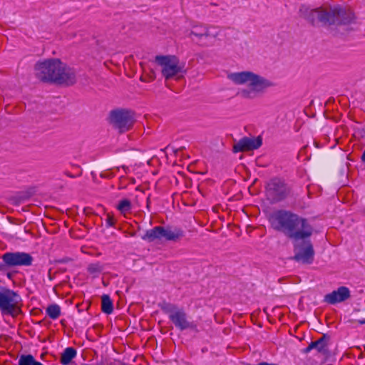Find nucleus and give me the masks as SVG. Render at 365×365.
I'll list each match as a JSON object with an SVG mask.
<instances>
[{"label":"nucleus","mask_w":365,"mask_h":365,"mask_svg":"<svg viewBox=\"0 0 365 365\" xmlns=\"http://www.w3.org/2000/svg\"><path fill=\"white\" fill-rule=\"evenodd\" d=\"M270 222L274 230L292 241L293 259L304 264H312L315 254L310 240L314 227L309 220L292 211L279 210L272 215Z\"/></svg>","instance_id":"1"},{"label":"nucleus","mask_w":365,"mask_h":365,"mask_svg":"<svg viewBox=\"0 0 365 365\" xmlns=\"http://www.w3.org/2000/svg\"><path fill=\"white\" fill-rule=\"evenodd\" d=\"M299 15L312 26L346 25L353 22L354 15L349 8L339 5L311 9L306 5L299 7Z\"/></svg>","instance_id":"2"},{"label":"nucleus","mask_w":365,"mask_h":365,"mask_svg":"<svg viewBox=\"0 0 365 365\" xmlns=\"http://www.w3.org/2000/svg\"><path fill=\"white\" fill-rule=\"evenodd\" d=\"M34 69L36 78L44 83L71 86L76 81L74 71L58 58L37 62Z\"/></svg>","instance_id":"3"},{"label":"nucleus","mask_w":365,"mask_h":365,"mask_svg":"<svg viewBox=\"0 0 365 365\" xmlns=\"http://www.w3.org/2000/svg\"><path fill=\"white\" fill-rule=\"evenodd\" d=\"M227 78L236 85L248 86L238 92V95L247 99H254L269 88L274 86L272 81L249 71L230 73L227 75Z\"/></svg>","instance_id":"4"},{"label":"nucleus","mask_w":365,"mask_h":365,"mask_svg":"<svg viewBox=\"0 0 365 365\" xmlns=\"http://www.w3.org/2000/svg\"><path fill=\"white\" fill-rule=\"evenodd\" d=\"M220 34V29L207 24L193 25L187 36L190 40L202 47H210L215 44Z\"/></svg>","instance_id":"5"},{"label":"nucleus","mask_w":365,"mask_h":365,"mask_svg":"<svg viewBox=\"0 0 365 365\" xmlns=\"http://www.w3.org/2000/svg\"><path fill=\"white\" fill-rule=\"evenodd\" d=\"M265 192L271 203L280 202L292 195V187L285 180L272 178L266 184Z\"/></svg>","instance_id":"6"},{"label":"nucleus","mask_w":365,"mask_h":365,"mask_svg":"<svg viewBox=\"0 0 365 365\" xmlns=\"http://www.w3.org/2000/svg\"><path fill=\"white\" fill-rule=\"evenodd\" d=\"M155 62L161 67V73L165 80L185 73V64L180 63L175 56H156Z\"/></svg>","instance_id":"7"},{"label":"nucleus","mask_w":365,"mask_h":365,"mask_svg":"<svg viewBox=\"0 0 365 365\" xmlns=\"http://www.w3.org/2000/svg\"><path fill=\"white\" fill-rule=\"evenodd\" d=\"M20 296L14 291L0 286V310L2 314L16 316L18 314V303Z\"/></svg>","instance_id":"8"},{"label":"nucleus","mask_w":365,"mask_h":365,"mask_svg":"<svg viewBox=\"0 0 365 365\" xmlns=\"http://www.w3.org/2000/svg\"><path fill=\"white\" fill-rule=\"evenodd\" d=\"M163 309L169 314L170 320L180 330L183 331L187 329L197 330V324L187 319V314L182 309H179L174 304H168Z\"/></svg>","instance_id":"9"},{"label":"nucleus","mask_w":365,"mask_h":365,"mask_svg":"<svg viewBox=\"0 0 365 365\" xmlns=\"http://www.w3.org/2000/svg\"><path fill=\"white\" fill-rule=\"evenodd\" d=\"M133 113L128 110L118 109L110 113V123L120 133H125L133 126Z\"/></svg>","instance_id":"10"},{"label":"nucleus","mask_w":365,"mask_h":365,"mask_svg":"<svg viewBox=\"0 0 365 365\" xmlns=\"http://www.w3.org/2000/svg\"><path fill=\"white\" fill-rule=\"evenodd\" d=\"M4 266L7 267H30L34 262V257L24 252H7L1 257Z\"/></svg>","instance_id":"11"},{"label":"nucleus","mask_w":365,"mask_h":365,"mask_svg":"<svg viewBox=\"0 0 365 365\" xmlns=\"http://www.w3.org/2000/svg\"><path fill=\"white\" fill-rule=\"evenodd\" d=\"M262 144V139L257 137H243L233 145L234 153L254 150L259 148Z\"/></svg>","instance_id":"12"},{"label":"nucleus","mask_w":365,"mask_h":365,"mask_svg":"<svg viewBox=\"0 0 365 365\" xmlns=\"http://www.w3.org/2000/svg\"><path fill=\"white\" fill-rule=\"evenodd\" d=\"M351 297L350 290L344 286L339 287L324 296V302L330 304H335L346 301Z\"/></svg>","instance_id":"13"},{"label":"nucleus","mask_w":365,"mask_h":365,"mask_svg":"<svg viewBox=\"0 0 365 365\" xmlns=\"http://www.w3.org/2000/svg\"><path fill=\"white\" fill-rule=\"evenodd\" d=\"M141 238L149 242H154L155 240H166V227L156 226L153 229L148 230L145 232V235Z\"/></svg>","instance_id":"14"},{"label":"nucleus","mask_w":365,"mask_h":365,"mask_svg":"<svg viewBox=\"0 0 365 365\" xmlns=\"http://www.w3.org/2000/svg\"><path fill=\"white\" fill-rule=\"evenodd\" d=\"M185 236V232L178 227L166 226V241L178 242Z\"/></svg>","instance_id":"15"},{"label":"nucleus","mask_w":365,"mask_h":365,"mask_svg":"<svg viewBox=\"0 0 365 365\" xmlns=\"http://www.w3.org/2000/svg\"><path fill=\"white\" fill-rule=\"evenodd\" d=\"M76 350L73 347H67L64 349L61 356V363L63 365L69 364L73 359L76 356Z\"/></svg>","instance_id":"16"},{"label":"nucleus","mask_w":365,"mask_h":365,"mask_svg":"<svg viewBox=\"0 0 365 365\" xmlns=\"http://www.w3.org/2000/svg\"><path fill=\"white\" fill-rule=\"evenodd\" d=\"M310 347L312 349H316L319 353L326 354L327 352V342L325 336H323L315 341L310 343Z\"/></svg>","instance_id":"17"},{"label":"nucleus","mask_w":365,"mask_h":365,"mask_svg":"<svg viewBox=\"0 0 365 365\" xmlns=\"http://www.w3.org/2000/svg\"><path fill=\"white\" fill-rule=\"evenodd\" d=\"M101 309L107 314H111L113 311V302L108 294H103L101 297Z\"/></svg>","instance_id":"18"},{"label":"nucleus","mask_w":365,"mask_h":365,"mask_svg":"<svg viewBox=\"0 0 365 365\" xmlns=\"http://www.w3.org/2000/svg\"><path fill=\"white\" fill-rule=\"evenodd\" d=\"M46 313L51 319L55 320L61 316V307L56 304H50L46 309Z\"/></svg>","instance_id":"19"},{"label":"nucleus","mask_w":365,"mask_h":365,"mask_svg":"<svg viewBox=\"0 0 365 365\" xmlns=\"http://www.w3.org/2000/svg\"><path fill=\"white\" fill-rule=\"evenodd\" d=\"M18 365H43L37 361L31 354H22L20 356Z\"/></svg>","instance_id":"20"},{"label":"nucleus","mask_w":365,"mask_h":365,"mask_svg":"<svg viewBox=\"0 0 365 365\" xmlns=\"http://www.w3.org/2000/svg\"><path fill=\"white\" fill-rule=\"evenodd\" d=\"M103 270V265L100 262L91 263L88 265L87 272L93 275V277H97Z\"/></svg>","instance_id":"21"},{"label":"nucleus","mask_w":365,"mask_h":365,"mask_svg":"<svg viewBox=\"0 0 365 365\" xmlns=\"http://www.w3.org/2000/svg\"><path fill=\"white\" fill-rule=\"evenodd\" d=\"M116 208L121 214L125 215L132 209L131 202L128 199H123L119 201Z\"/></svg>","instance_id":"22"},{"label":"nucleus","mask_w":365,"mask_h":365,"mask_svg":"<svg viewBox=\"0 0 365 365\" xmlns=\"http://www.w3.org/2000/svg\"><path fill=\"white\" fill-rule=\"evenodd\" d=\"M156 78L155 72L150 69L148 72H145L140 77V81L144 82H150Z\"/></svg>","instance_id":"23"},{"label":"nucleus","mask_w":365,"mask_h":365,"mask_svg":"<svg viewBox=\"0 0 365 365\" xmlns=\"http://www.w3.org/2000/svg\"><path fill=\"white\" fill-rule=\"evenodd\" d=\"M106 222L107 227H113L115 225V220L111 216H108Z\"/></svg>","instance_id":"24"},{"label":"nucleus","mask_w":365,"mask_h":365,"mask_svg":"<svg viewBox=\"0 0 365 365\" xmlns=\"http://www.w3.org/2000/svg\"><path fill=\"white\" fill-rule=\"evenodd\" d=\"M101 178H112L113 177V174L112 173H102L101 174Z\"/></svg>","instance_id":"25"},{"label":"nucleus","mask_w":365,"mask_h":365,"mask_svg":"<svg viewBox=\"0 0 365 365\" xmlns=\"http://www.w3.org/2000/svg\"><path fill=\"white\" fill-rule=\"evenodd\" d=\"M83 212L86 215H88L92 213V209L90 207H86L84 208Z\"/></svg>","instance_id":"26"},{"label":"nucleus","mask_w":365,"mask_h":365,"mask_svg":"<svg viewBox=\"0 0 365 365\" xmlns=\"http://www.w3.org/2000/svg\"><path fill=\"white\" fill-rule=\"evenodd\" d=\"M311 350H312V347H310V344H309V346H308L306 349H304L303 352H304V354H307V353H309Z\"/></svg>","instance_id":"27"},{"label":"nucleus","mask_w":365,"mask_h":365,"mask_svg":"<svg viewBox=\"0 0 365 365\" xmlns=\"http://www.w3.org/2000/svg\"><path fill=\"white\" fill-rule=\"evenodd\" d=\"M359 324H365V319L358 320Z\"/></svg>","instance_id":"28"},{"label":"nucleus","mask_w":365,"mask_h":365,"mask_svg":"<svg viewBox=\"0 0 365 365\" xmlns=\"http://www.w3.org/2000/svg\"><path fill=\"white\" fill-rule=\"evenodd\" d=\"M66 173V175L67 176H68V177H70V178H75V176H74L73 175L71 174V173H68V172H66V173Z\"/></svg>","instance_id":"29"}]
</instances>
